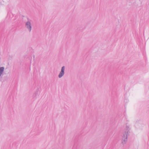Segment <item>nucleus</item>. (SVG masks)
<instances>
[{"label":"nucleus","mask_w":149,"mask_h":149,"mask_svg":"<svg viewBox=\"0 0 149 149\" xmlns=\"http://www.w3.org/2000/svg\"><path fill=\"white\" fill-rule=\"evenodd\" d=\"M126 127L125 128L124 132H127L128 133H130V127L129 125L126 124Z\"/></svg>","instance_id":"nucleus-4"},{"label":"nucleus","mask_w":149,"mask_h":149,"mask_svg":"<svg viewBox=\"0 0 149 149\" xmlns=\"http://www.w3.org/2000/svg\"><path fill=\"white\" fill-rule=\"evenodd\" d=\"M65 66H63L61 67V71L58 75V77L59 78H60L64 75L65 73Z\"/></svg>","instance_id":"nucleus-3"},{"label":"nucleus","mask_w":149,"mask_h":149,"mask_svg":"<svg viewBox=\"0 0 149 149\" xmlns=\"http://www.w3.org/2000/svg\"><path fill=\"white\" fill-rule=\"evenodd\" d=\"M32 21L31 20H29L25 23V26L28 30L29 32H31L32 30Z\"/></svg>","instance_id":"nucleus-2"},{"label":"nucleus","mask_w":149,"mask_h":149,"mask_svg":"<svg viewBox=\"0 0 149 149\" xmlns=\"http://www.w3.org/2000/svg\"><path fill=\"white\" fill-rule=\"evenodd\" d=\"M129 133L127 132L124 131L123 132L121 137V142L123 144H125L126 143Z\"/></svg>","instance_id":"nucleus-1"}]
</instances>
